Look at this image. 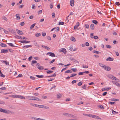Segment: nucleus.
<instances>
[{
	"label": "nucleus",
	"instance_id": "1",
	"mask_svg": "<svg viewBox=\"0 0 120 120\" xmlns=\"http://www.w3.org/2000/svg\"><path fill=\"white\" fill-rule=\"evenodd\" d=\"M37 107L45 109H49V107L44 105H38Z\"/></svg>",
	"mask_w": 120,
	"mask_h": 120
},
{
	"label": "nucleus",
	"instance_id": "2",
	"mask_svg": "<svg viewBox=\"0 0 120 120\" xmlns=\"http://www.w3.org/2000/svg\"><path fill=\"white\" fill-rule=\"evenodd\" d=\"M15 98H20L23 99H25V98L22 95H16Z\"/></svg>",
	"mask_w": 120,
	"mask_h": 120
},
{
	"label": "nucleus",
	"instance_id": "3",
	"mask_svg": "<svg viewBox=\"0 0 120 120\" xmlns=\"http://www.w3.org/2000/svg\"><path fill=\"white\" fill-rule=\"evenodd\" d=\"M59 52H63L64 53H66L67 51L64 48H62L61 49L59 50Z\"/></svg>",
	"mask_w": 120,
	"mask_h": 120
},
{
	"label": "nucleus",
	"instance_id": "4",
	"mask_svg": "<svg viewBox=\"0 0 120 120\" xmlns=\"http://www.w3.org/2000/svg\"><path fill=\"white\" fill-rule=\"evenodd\" d=\"M26 98L28 100H33L34 96H27L26 97Z\"/></svg>",
	"mask_w": 120,
	"mask_h": 120
},
{
	"label": "nucleus",
	"instance_id": "5",
	"mask_svg": "<svg viewBox=\"0 0 120 120\" xmlns=\"http://www.w3.org/2000/svg\"><path fill=\"white\" fill-rule=\"evenodd\" d=\"M112 82L114 84L117 86H119L120 84L118 82L113 81H112Z\"/></svg>",
	"mask_w": 120,
	"mask_h": 120
},
{
	"label": "nucleus",
	"instance_id": "6",
	"mask_svg": "<svg viewBox=\"0 0 120 120\" xmlns=\"http://www.w3.org/2000/svg\"><path fill=\"white\" fill-rule=\"evenodd\" d=\"M16 31L18 34H19L22 35L23 34V32L22 31L18 29H16Z\"/></svg>",
	"mask_w": 120,
	"mask_h": 120
},
{
	"label": "nucleus",
	"instance_id": "7",
	"mask_svg": "<svg viewBox=\"0 0 120 120\" xmlns=\"http://www.w3.org/2000/svg\"><path fill=\"white\" fill-rule=\"evenodd\" d=\"M103 68L105 70L107 71H109L110 70L111 68L108 66H106L105 65L104 66Z\"/></svg>",
	"mask_w": 120,
	"mask_h": 120
},
{
	"label": "nucleus",
	"instance_id": "8",
	"mask_svg": "<svg viewBox=\"0 0 120 120\" xmlns=\"http://www.w3.org/2000/svg\"><path fill=\"white\" fill-rule=\"evenodd\" d=\"M8 50L7 49H2L1 50V52L2 53H5L8 52Z\"/></svg>",
	"mask_w": 120,
	"mask_h": 120
},
{
	"label": "nucleus",
	"instance_id": "9",
	"mask_svg": "<svg viewBox=\"0 0 120 120\" xmlns=\"http://www.w3.org/2000/svg\"><path fill=\"white\" fill-rule=\"evenodd\" d=\"M19 42L23 43H30V41H20Z\"/></svg>",
	"mask_w": 120,
	"mask_h": 120
},
{
	"label": "nucleus",
	"instance_id": "10",
	"mask_svg": "<svg viewBox=\"0 0 120 120\" xmlns=\"http://www.w3.org/2000/svg\"><path fill=\"white\" fill-rule=\"evenodd\" d=\"M74 0H71L70 1V4L72 7L74 6Z\"/></svg>",
	"mask_w": 120,
	"mask_h": 120
},
{
	"label": "nucleus",
	"instance_id": "11",
	"mask_svg": "<svg viewBox=\"0 0 120 120\" xmlns=\"http://www.w3.org/2000/svg\"><path fill=\"white\" fill-rule=\"evenodd\" d=\"M11 112V111L8 110L4 109V113H5L9 114Z\"/></svg>",
	"mask_w": 120,
	"mask_h": 120
},
{
	"label": "nucleus",
	"instance_id": "12",
	"mask_svg": "<svg viewBox=\"0 0 120 120\" xmlns=\"http://www.w3.org/2000/svg\"><path fill=\"white\" fill-rule=\"evenodd\" d=\"M107 76L109 78L113 80L115 77L114 76L111 74L108 75Z\"/></svg>",
	"mask_w": 120,
	"mask_h": 120
},
{
	"label": "nucleus",
	"instance_id": "13",
	"mask_svg": "<svg viewBox=\"0 0 120 120\" xmlns=\"http://www.w3.org/2000/svg\"><path fill=\"white\" fill-rule=\"evenodd\" d=\"M79 23L78 22H77L76 23V25L74 27V30L76 29L79 26Z\"/></svg>",
	"mask_w": 120,
	"mask_h": 120
},
{
	"label": "nucleus",
	"instance_id": "14",
	"mask_svg": "<svg viewBox=\"0 0 120 120\" xmlns=\"http://www.w3.org/2000/svg\"><path fill=\"white\" fill-rule=\"evenodd\" d=\"M113 60V59L110 57H109L108 58H107L106 59V60L107 61H112Z\"/></svg>",
	"mask_w": 120,
	"mask_h": 120
},
{
	"label": "nucleus",
	"instance_id": "15",
	"mask_svg": "<svg viewBox=\"0 0 120 120\" xmlns=\"http://www.w3.org/2000/svg\"><path fill=\"white\" fill-rule=\"evenodd\" d=\"M33 100H37L38 101H41L40 99L36 97H34Z\"/></svg>",
	"mask_w": 120,
	"mask_h": 120
},
{
	"label": "nucleus",
	"instance_id": "16",
	"mask_svg": "<svg viewBox=\"0 0 120 120\" xmlns=\"http://www.w3.org/2000/svg\"><path fill=\"white\" fill-rule=\"evenodd\" d=\"M41 46L43 48H45V49H47V50H49L50 49V48H49V47H48L46 46H45L44 45H42Z\"/></svg>",
	"mask_w": 120,
	"mask_h": 120
},
{
	"label": "nucleus",
	"instance_id": "17",
	"mask_svg": "<svg viewBox=\"0 0 120 120\" xmlns=\"http://www.w3.org/2000/svg\"><path fill=\"white\" fill-rule=\"evenodd\" d=\"M93 118H94L95 119H101V118L99 116H98L95 115H94Z\"/></svg>",
	"mask_w": 120,
	"mask_h": 120
},
{
	"label": "nucleus",
	"instance_id": "18",
	"mask_svg": "<svg viewBox=\"0 0 120 120\" xmlns=\"http://www.w3.org/2000/svg\"><path fill=\"white\" fill-rule=\"evenodd\" d=\"M63 114L66 116L68 117H70L71 116V114L67 113H63Z\"/></svg>",
	"mask_w": 120,
	"mask_h": 120
},
{
	"label": "nucleus",
	"instance_id": "19",
	"mask_svg": "<svg viewBox=\"0 0 120 120\" xmlns=\"http://www.w3.org/2000/svg\"><path fill=\"white\" fill-rule=\"evenodd\" d=\"M49 56L52 57H54L55 56V54L52 52H50Z\"/></svg>",
	"mask_w": 120,
	"mask_h": 120
},
{
	"label": "nucleus",
	"instance_id": "20",
	"mask_svg": "<svg viewBox=\"0 0 120 120\" xmlns=\"http://www.w3.org/2000/svg\"><path fill=\"white\" fill-rule=\"evenodd\" d=\"M32 46L31 45H25V46H23L22 47L23 48H27L29 47H31Z\"/></svg>",
	"mask_w": 120,
	"mask_h": 120
},
{
	"label": "nucleus",
	"instance_id": "21",
	"mask_svg": "<svg viewBox=\"0 0 120 120\" xmlns=\"http://www.w3.org/2000/svg\"><path fill=\"white\" fill-rule=\"evenodd\" d=\"M16 17V19L18 20H19L20 19V17L19 16V14H17L15 15Z\"/></svg>",
	"mask_w": 120,
	"mask_h": 120
},
{
	"label": "nucleus",
	"instance_id": "22",
	"mask_svg": "<svg viewBox=\"0 0 120 120\" xmlns=\"http://www.w3.org/2000/svg\"><path fill=\"white\" fill-rule=\"evenodd\" d=\"M0 45L2 47H5L7 46V45L6 44L1 43H0Z\"/></svg>",
	"mask_w": 120,
	"mask_h": 120
},
{
	"label": "nucleus",
	"instance_id": "23",
	"mask_svg": "<svg viewBox=\"0 0 120 120\" xmlns=\"http://www.w3.org/2000/svg\"><path fill=\"white\" fill-rule=\"evenodd\" d=\"M56 75V73H54L53 74L49 76H47L46 77H55Z\"/></svg>",
	"mask_w": 120,
	"mask_h": 120
},
{
	"label": "nucleus",
	"instance_id": "24",
	"mask_svg": "<svg viewBox=\"0 0 120 120\" xmlns=\"http://www.w3.org/2000/svg\"><path fill=\"white\" fill-rule=\"evenodd\" d=\"M110 100L111 101H119V100L115 98H112Z\"/></svg>",
	"mask_w": 120,
	"mask_h": 120
},
{
	"label": "nucleus",
	"instance_id": "25",
	"mask_svg": "<svg viewBox=\"0 0 120 120\" xmlns=\"http://www.w3.org/2000/svg\"><path fill=\"white\" fill-rule=\"evenodd\" d=\"M30 104L32 106H33L34 107H37L38 105H37L35 104L31 103H30Z\"/></svg>",
	"mask_w": 120,
	"mask_h": 120
},
{
	"label": "nucleus",
	"instance_id": "26",
	"mask_svg": "<svg viewBox=\"0 0 120 120\" xmlns=\"http://www.w3.org/2000/svg\"><path fill=\"white\" fill-rule=\"evenodd\" d=\"M62 96L61 94H57V98H60L62 97Z\"/></svg>",
	"mask_w": 120,
	"mask_h": 120
},
{
	"label": "nucleus",
	"instance_id": "27",
	"mask_svg": "<svg viewBox=\"0 0 120 120\" xmlns=\"http://www.w3.org/2000/svg\"><path fill=\"white\" fill-rule=\"evenodd\" d=\"M72 71H71L70 70H68L67 71H65V73H72Z\"/></svg>",
	"mask_w": 120,
	"mask_h": 120
},
{
	"label": "nucleus",
	"instance_id": "28",
	"mask_svg": "<svg viewBox=\"0 0 120 120\" xmlns=\"http://www.w3.org/2000/svg\"><path fill=\"white\" fill-rule=\"evenodd\" d=\"M90 27L91 29L93 30L94 28V25L93 24H91L90 25Z\"/></svg>",
	"mask_w": 120,
	"mask_h": 120
},
{
	"label": "nucleus",
	"instance_id": "29",
	"mask_svg": "<svg viewBox=\"0 0 120 120\" xmlns=\"http://www.w3.org/2000/svg\"><path fill=\"white\" fill-rule=\"evenodd\" d=\"M38 69H39L41 70H43L44 69V68H43V67L42 66H41L40 67H38Z\"/></svg>",
	"mask_w": 120,
	"mask_h": 120
},
{
	"label": "nucleus",
	"instance_id": "30",
	"mask_svg": "<svg viewBox=\"0 0 120 120\" xmlns=\"http://www.w3.org/2000/svg\"><path fill=\"white\" fill-rule=\"evenodd\" d=\"M92 22L93 23H94V24L96 25L98 23V22L96 20H93L92 21Z\"/></svg>",
	"mask_w": 120,
	"mask_h": 120
},
{
	"label": "nucleus",
	"instance_id": "31",
	"mask_svg": "<svg viewBox=\"0 0 120 120\" xmlns=\"http://www.w3.org/2000/svg\"><path fill=\"white\" fill-rule=\"evenodd\" d=\"M36 76L38 78H43L44 77V76L43 75H37Z\"/></svg>",
	"mask_w": 120,
	"mask_h": 120
},
{
	"label": "nucleus",
	"instance_id": "32",
	"mask_svg": "<svg viewBox=\"0 0 120 120\" xmlns=\"http://www.w3.org/2000/svg\"><path fill=\"white\" fill-rule=\"evenodd\" d=\"M93 52L94 53H97V54H99L100 53V52L98 51H95V50H93Z\"/></svg>",
	"mask_w": 120,
	"mask_h": 120
},
{
	"label": "nucleus",
	"instance_id": "33",
	"mask_svg": "<svg viewBox=\"0 0 120 120\" xmlns=\"http://www.w3.org/2000/svg\"><path fill=\"white\" fill-rule=\"evenodd\" d=\"M82 67L83 68H88V65H83L82 66Z\"/></svg>",
	"mask_w": 120,
	"mask_h": 120
},
{
	"label": "nucleus",
	"instance_id": "34",
	"mask_svg": "<svg viewBox=\"0 0 120 120\" xmlns=\"http://www.w3.org/2000/svg\"><path fill=\"white\" fill-rule=\"evenodd\" d=\"M8 45L11 47H15V46L14 45H13V44L11 43H8Z\"/></svg>",
	"mask_w": 120,
	"mask_h": 120
},
{
	"label": "nucleus",
	"instance_id": "35",
	"mask_svg": "<svg viewBox=\"0 0 120 120\" xmlns=\"http://www.w3.org/2000/svg\"><path fill=\"white\" fill-rule=\"evenodd\" d=\"M82 88L84 89H85L86 88V85L85 84L83 86H82Z\"/></svg>",
	"mask_w": 120,
	"mask_h": 120
},
{
	"label": "nucleus",
	"instance_id": "36",
	"mask_svg": "<svg viewBox=\"0 0 120 120\" xmlns=\"http://www.w3.org/2000/svg\"><path fill=\"white\" fill-rule=\"evenodd\" d=\"M71 70L74 72H75L77 71V69L76 68H72L71 69Z\"/></svg>",
	"mask_w": 120,
	"mask_h": 120
},
{
	"label": "nucleus",
	"instance_id": "37",
	"mask_svg": "<svg viewBox=\"0 0 120 120\" xmlns=\"http://www.w3.org/2000/svg\"><path fill=\"white\" fill-rule=\"evenodd\" d=\"M53 71H49L48 70L46 71V72L47 74H50Z\"/></svg>",
	"mask_w": 120,
	"mask_h": 120
},
{
	"label": "nucleus",
	"instance_id": "38",
	"mask_svg": "<svg viewBox=\"0 0 120 120\" xmlns=\"http://www.w3.org/2000/svg\"><path fill=\"white\" fill-rule=\"evenodd\" d=\"M71 40L74 41H75V38L73 37H72L71 38Z\"/></svg>",
	"mask_w": 120,
	"mask_h": 120
},
{
	"label": "nucleus",
	"instance_id": "39",
	"mask_svg": "<svg viewBox=\"0 0 120 120\" xmlns=\"http://www.w3.org/2000/svg\"><path fill=\"white\" fill-rule=\"evenodd\" d=\"M37 63V61L35 60H32V61L31 64L33 66L32 64L36 63Z\"/></svg>",
	"mask_w": 120,
	"mask_h": 120
},
{
	"label": "nucleus",
	"instance_id": "40",
	"mask_svg": "<svg viewBox=\"0 0 120 120\" xmlns=\"http://www.w3.org/2000/svg\"><path fill=\"white\" fill-rule=\"evenodd\" d=\"M112 113L113 114H116L118 113L117 112L113 110L112 109Z\"/></svg>",
	"mask_w": 120,
	"mask_h": 120
},
{
	"label": "nucleus",
	"instance_id": "41",
	"mask_svg": "<svg viewBox=\"0 0 120 120\" xmlns=\"http://www.w3.org/2000/svg\"><path fill=\"white\" fill-rule=\"evenodd\" d=\"M9 96L11 97L15 98L16 95H9Z\"/></svg>",
	"mask_w": 120,
	"mask_h": 120
},
{
	"label": "nucleus",
	"instance_id": "42",
	"mask_svg": "<svg viewBox=\"0 0 120 120\" xmlns=\"http://www.w3.org/2000/svg\"><path fill=\"white\" fill-rule=\"evenodd\" d=\"M77 75V74H72L70 76V77H74Z\"/></svg>",
	"mask_w": 120,
	"mask_h": 120
},
{
	"label": "nucleus",
	"instance_id": "43",
	"mask_svg": "<svg viewBox=\"0 0 120 120\" xmlns=\"http://www.w3.org/2000/svg\"><path fill=\"white\" fill-rule=\"evenodd\" d=\"M41 35V34L40 33L36 34H35V36L36 37H38L39 36Z\"/></svg>",
	"mask_w": 120,
	"mask_h": 120
},
{
	"label": "nucleus",
	"instance_id": "44",
	"mask_svg": "<svg viewBox=\"0 0 120 120\" xmlns=\"http://www.w3.org/2000/svg\"><path fill=\"white\" fill-rule=\"evenodd\" d=\"M34 44L35 45L38 47H39V45L36 42H35L34 43Z\"/></svg>",
	"mask_w": 120,
	"mask_h": 120
},
{
	"label": "nucleus",
	"instance_id": "45",
	"mask_svg": "<svg viewBox=\"0 0 120 120\" xmlns=\"http://www.w3.org/2000/svg\"><path fill=\"white\" fill-rule=\"evenodd\" d=\"M35 24V23H34L33 24H32L31 26L30 27V28L31 29H32L34 27Z\"/></svg>",
	"mask_w": 120,
	"mask_h": 120
},
{
	"label": "nucleus",
	"instance_id": "46",
	"mask_svg": "<svg viewBox=\"0 0 120 120\" xmlns=\"http://www.w3.org/2000/svg\"><path fill=\"white\" fill-rule=\"evenodd\" d=\"M113 80H116V81L117 82H119V80L117 78H116V77H115L114 78V79Z\"/></svg>",
	"mask_w": 120,
	"mask_h": 120
},
{
	"label": "nucleus",
	"instance_id": "47",
	"mask_svg": "<svg viewBox=\"0 0 120 120\" xmlns=\"http://www.w3.org/2000/svg\"><path fill=\"white\" fill-rule=\"evenodd\" d=\"M30 78L33 80H35V77L31 76L30 77Z\"/></svg>",
	"mask_w": 120,
	"mask_h": 120
},
{
	"label": "nucleus",
	"instance_id": "48",
	"mask_svg": "<svg viewBox=\"0 0 120 120\" xmlns=\"http://www.w3.org/2000/svg\"><path fill=\"white\" fill-rule=\"evenodd\" d=\"M106 47L110 49L111 48V46L109 45H106Z\"/></svg>",
	"mask_w": 120,
	"mask_h": 120
},
{
	"label": "nucleus",
	"instance_id": "49",
	"mask_svg": "<svg viewBox=\"0 0 120 120\" xmlns=\"http://www.w3.org/2000/svg\"><path fill=\"white\" fill-rule=\"evenodd\" d=\"M82 82H80L78 83L77 85L79 86H80L82 85Z\"/></svg>",
	"mask_w": 120,
	"mask_h": 120
},
{
	"label": "nucleus",
	"instance_id": "50",
	"mask_svg": "<svg viewBox=\"0 0 120 120\" xmlns=\"http://www.w3.org/2000/svg\"><path fill=\"white\" fill-rule=\"evenodd\" d=\"M33 118L34 120H41V119L39 118H34L33 117Z\"/></svg>",
	"mask_w": 120,
	"mask_h": 120
},
{
	"label": "nucleus",
	"instance_id": "51",
	"mask_svg": "<svg viewBox=\"0 0 120 120\" xmlns=\"http://www.w3.org/2000/svg\"><path fill=\"white\" fill-rule=\"evenodd\" d=\"M2 19H4L6 20V21H7L8 20L4 16L2 18Z\"/></svg>",
	"mask_w": 120,
	"mask_h": 120
},
{
	"label": "nucleus",
	"instance_id": "52",
	"mask_svg": "<svg viewBox=\"0 0 120 120\" xmlns=\"http://www.w3.org/2000/svg\"><path fill=\"white\" fill-rule=\"evenodd\" d=\"M115 103V102H109V103L111 105H113Z\"/></svg>",
	"mask_w": 120,
	"mask_h": 120
},
{
	"label": "nucleus",
	"instance_id": "53",
	"mask_svg": "<svg viewBox=\"0 0 120 120\" xmlns=\"http://www.w3.org/2000/svg\"><path fill=\"white\" fill-rule=\"evenodd\" d=\"M3 63H5L6 65H8L9 64L6 61H4L3 62Z\"/></svg>",
	"mask_w": 120,
	"mask_h": 120
},
{
	"label": "nucleus",
	"instance_id": "54",
	"mask_svg": "<svg viewBox=\"0 0 120 120\" xmlns=\"http://www.w3.org/2000/svg\"><path fill=\"white\" fill-rule=\"evenodd\" d=\"M6 89V88L5 87H2L0 88V89L1 90H5Z\"/></svg>",
	"mask_w": 120,
	"mask_h": 120
},
{
	"label": "nucleus",
	"instance_id": "55",
	"mask_svg": "<svg viewBox=\"0 0 120 120\" xmlns=\"http://www.w3.org/2000/svg\"><path fill=\"white\" fill-rule=\"evenodd\" d=\"M93 35L94 34L92 33H91L90 34V36L91 38H93Z\"/></svg>",
	"mask_w": 120,
	"mask_h": 120
},
{
	"label": "nucleus",
	"instance_id": "56",
	"mask_svg": "<svg viewBox=\"0 0 120 120\" xmlns=\"http://www.w3.org/2000/svg\"><path fill=\"white\" fill-rule=\"evenodd\" d=\"M115 4L119 6L120 5V3L119 2H116Z\"/></svg>",
	"mask_w": 120,
	"mask_h": 120
},
{
	"label": "nucleus",
	"instance_id": "57",
	"mask_svg": "<svg viewBox=\"0 0 120 120\" xmlns=\"http://www.w3.org/2000/svg\"><path fill=\"white\" fill-rule=\"evenodd\" d=\"M52 17L54 18L55 17V14L54 13H52Z\"/></svg>",
	"mask_w": 120,
	"mask_h": 120
},
{
	"label": "nucleus",
	"instance_id": "58",
	"mask_svg": "<svg viewBox=\"0 0 120 120\" xmlns=\"http://www.w3.org/2000/svg\"><path fill=\"white\" fill-rule=\"evenodd\" d=\"M59 25H63L64 24V22H59Z\"/></svg>",
	"mask_w": 120,
	"mask_h": 120
},
{
	"label": "nucleus",
	"instance_id": "59",
	"mask_svg": "<svg viewBox=\"0 0 120 120\" xmlns=\"http://www.w3.org/2000/svg\"><path fill=\"white\" fill-rule=\"evenodd\" d=\"M47 39L49 40H51V38L49 36H48L47 37Z\"/></svg>",
	"mask_w": 120,
	"mask_h": 120
},
{
	"label": "nucleus",
	"instance_id": "60",
	"mask_svg": "<svg viewBox=\"0 0 120 120\" xmlns=\"http://www.w3.org/2000/svg\"><path fill=\"white\" fill-rule=\"evenodd\" d=\"M0 76L2 77H5V75H4L2 73L0 74Z\"/></svg>",
	"mask_w": 120,
	"mask_h": 120
},
{
	"label": "nucleus",
	"instance_id": "61",
	"mask_svg": "<svg viewBox=\"0 0 120 120\" xmlns=\"http://www.w3.org/2000/svg\"><path fill=\"white\" fill-rule=\"evenodd\" d=\"M94 115L92 114H89L88 115V116L90 117H92L93 118Z\"/></svg>",
	"mask_w": 120,
	"mask_h": 120
},
{
	"label": "nucleus",
	"instance_id": "62",
	"mask_svg": "<svg viewBox=\"0 0 120 120\" xmlns=\"http://www.w3.org/2000/svg\"><path fill=\"white\" fill-rule=\"evenodd\" d=\"M55 59H54L52 60L51 61H50L49 62V63L50 64H51L53 62H54L55 61Z\"/></svg>",
	"mask_w": 120,
	"mask_h": 120
},
{
	"label": "nucleus",
	"instance_id": "63",
	"mask_svg": "<svg viewBox=\"0 0 120 120\" xmlns=\"http://www.w3.org/2000/svg\"><path fill=\"white\" fill-rule=\"evenodd\" d=\"M84 73V72H80L78 73V74L79 75H83Z\"/></svg>",
	"mask_w": 120,
	"mask_h": 120
},
{
	"label": "nucleus",
	"instance_id": "64",
	"mask_svg": "<svg viewBox=\"0 0 120 120\" xmlns=\"http://www.w3.org/2000/svg\"><path fill=\"white\" fill-rule=\"evenodd\" d=\"M99 107L102 109H104V108L103 106L102 105H100L99 106Z\"/></svg>",
	"mask_w": 120,
	"mask_h": 120
}]
</instances>
